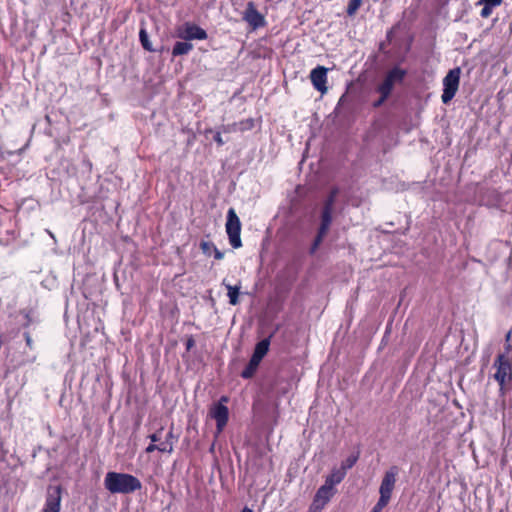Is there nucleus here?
Instances as JSON below:
<instances>
[{
    "label": "nucleus",
    "mask_w": 512,
    "mask_h": 512,
    "mask_svg": "<svg viewBox=\"0 0 512 512\" xmlns=\"http://www.w3.org/2000/svg\"><path fill=\"white\" fill-rule=\"evenodd\" d=\"M389 500L379 497L371 512H381L389 503Z\"/></svg>",
    "instance_id": "obj_28"
},
{
    "label": "nucleus",
    "mask_w": 512,
    "mask_h": 512,
    "mask_svg": "<svg viewBox=\"0 0 512 512\" xmlns=\"http://www.w3.org/2000/svg\"><path fill=\"white\" fill-rule=\"evenodd\" d=\"M339 194V189L337 187H334L329 192V195L324 201L323 207L334 209V204L336 202L337 196Z\"/></svg>",
    "instance_id": "obj_22"
},
{
    "label": "nucleus",
    "mask_w": 512,
    "mask_h": 512,
    "mask_svg": "<svg viewBox=\"0 0 512 512\" xmlns=\"http://www.w3.org/2000/svg\"><path fill=\"white\" fill-rule=\"evenodd\" d=\"M48 234L50 235L51 238H53V239L55 238L54 234L51 231H48Z\"/></svg>",
    "instance_id": "obj_40"
},
{
    "label": "nucleus",
    "mask_w": 512,
    "mask_h": 512,
    "mask_svg": "<svg viewBox=\"0 0 512 512\" xmlns=\"http://www.w3.org/2000/svg\"><path fill=\"white\" fill-rule=\"evenodd\" d=\"M241 512H253V510L248 507H244Z\"/></svg>",
    "instance_id": "obj_39"
},
{
    "label": "nucleus",
    "mask_w": 512,
    "mask_h": 512,
    "mask_svg": "<svg viewBox=\"0 0 512 512\" xmlns=\"http://www.w3.org/2000/svg\"><path fill=\"white\" fill-rule=\"evenodd\" d=\"M362 0H349L346 13L348 16H353L360 8Z\"/></svg>",
    "instance_id": "obj_25"
},
{
    "label": "nucleus",
    "mask_w": 512,
    "mask_h": 512,
    "mask_svg": "<svg viewBox=\"0 0 512 512\" xmlns=\"http://www.w3.org/2000/svg\"><path fill=\"white\" fill-rule=\"evenodd\" d=\"M214 141L217 143L218 146H222L225 143V141L223 140L220 132H217L214 135Z\"/></svg>",
    "instance_id": "obj_32"
},
{
    "label": "nucleus",
    "mask_w": 512,
    "mask_h": 512,
    "mask_svg": "<svg viewBox=\"0 0 512 512\" xmlns=\"http://www.w3.org/2000/svg\"><path fill=\"white\" fill-rule=\"evenodd\" d=\"M321 511H322V508H320L317 504H314L313 502L310 505L309 510H308V512H321Z\"/></svg>",
    "instance_id": "obj_35"
},
{
    "label": "nucleus",
    "mask_w": 512,
    "mask_h": 512,
    "mask_svg": "<svg viewBox=\"0 0 512 512\" xmlns=\"http://www.w3.org/2000/svg\"><path fill=\"white\" fill-rule=\"evenodd\" d=\"M496 372L494 379L500 386V392L505 393L507 386H512V353L511 354H499L494 362Z\"/></svg>",
    "instance_id": "obj_2"
},
{
    "label": "nucleus",
    "mask_w": 512,
    "mask_h": 512,
    "mask_svg": "<svg viewBox=\"0 0 512 512\" xmlns=\"http://www.w3.org/2000/svg\"><path fill=\"white\" fill-rule=\"evenodd\" d=\"M504 194L496 189L490 188L483 192L480 201L483 205L492 208L504 209Z\"/></svg>",
    "instance_id": "obj_9"
},
{
    "label": "nucleus",
    "mask_w": 512,
    "mask_h": 512,
    "mask_svg": "<svg viewBox=\"0 0 512 512\" xmlns=\"http://www.w3.org/2000/svg\"><path fill=\"white\" fill-rule=\"evenodd\" d=\"M407 75V71L399 66H394L391 68L385 78L391 81L392 84L402 83Z\"/></svg>",
    "instance_id": "obj_15"
},
{
    "label": "nucleus",
    "mask_w": 512,
    "mask_h": 512,
    "mask_svg": "<svg viewBox=\"0 0 512 512\" xmlns=\"http://www.w3.org/2000/svg\"><path fill=\"white\" fill-rule=\"evenodd\" d=\"M388 98H384L383 95H380V98L374 102V107H380Z\"/></svg>",
    "instance_id": "obj_34"
},
{
    "label": "nucleus",
    "mask_w": 512,
    "mask_h": 512,
    "mask_svg": "<svg viewBox=\"0 0 512 512\" xmlns=\"http://www.w3.org/2000/svg\"><path fill=\"white\" fill-rule=\"evenodd\" d=\"M244 20L249 23L254 29L259 28L265 24V19L262 14L254 7L252 3H249L245 14Z\"/></svg>",
    "instance_id": "obj_12"
},
{
    "label": "nucleus",
    "mask_w": 512,
    "mask_h": 512,
    "mask_svg": "<svg viewBox=\"0 0 512 512\" xmlns=\"http://www.w3.org/2000/svg\"><path fill=\"white\" fill-rule=\"evenodd\" d=\"M394 84L388 79L384 78L383 82L378 86L377 91L384 98H388L393 90Z\"/></svg>",
    "instance_id": "obj_20"
},
{
    "label": "nucleus",
    "mask_w": 512,
    "mask_h": 512,
    "mask_svg": "<svg viewBox=\"0 0 512 512\" xmlns=\"http://www.w3.org/2000/svg\"><path fill=\"white\" fill-rule=\"evenodd\" d=\"M461 70L459 67L449 70L443 79V93L441 100L444 104H448L458 91Z\"/></svg>",
    "instance_id": "obj_5"
},
{
    "label": "nucleus",
    "mask_w": 512,
    "mask_h": 512,
    "mask_svg": "<svg viewBox=\"0 0 512 512\" xmlns=\"http://www.w3.org/2000/svg\"><path fill=\"white\" fill-rule=\"evenodd\" d=\"M399 474V468L397 466H391L385 473L382 478L379 494L381 498L386 500H391L392 492L395 488L397 476Z\"/></svg>",
    "instance_id": "obj_7"
},
{
    "label": "nucleus",
    "mask_w": 512,
    "mask_h": 512,
    "mask_svg": "<svg viewBox=\"0 0 512 512\" xmlns=\"http://www.w3.org/2000/svg\"><path fill=\"white\" fill-rule=\"evenodd\" d=\"M253 126V120L249 119L247 120V126L245 128H251Z\"/></svg>",
    "instance_id": "obj_38"
},
{
    "label": "nucleus",
    "mask_w": 512,
    "mask_h": 512,
    "mask_svg": "<svg viewBox=\"0 0 512 512\" xmlns=\"http://www.w3.org/2000/svg\"><path fill=\"white\" fill-rule=\"evenodd\" d=\"M200 248L205 255H210L215 249V245L210 241H201Z\"/></svg>",
    "instance_id": "obj_26"
},
{
    "label": "nucleus",
    "mask_w": 512,
    "mask_h": 512,
    "mask_svg": "<svg viewBox=\"0 0 512 512\" xmlns=\"http://www.w3.org/2000/svg\"><path fill=\"white\" fill-rule=\"evenodd\" d=\"M270 347V337L264 338L259 341L254 348L253 354L241 372V377L244 379H250L256 373L262 359L268 353Z\"/></svg>",
    "instance_id": "obj_3"
},
{
    "label": "nucleus",
    "mask_w": 512,
    "mask_h": 512,
    "mask_svg": "<svg viewBox=\"0 0 512 512\" xmlns=\"http://www.w3.org/2000/svg\"><path fill=\"white\" fill-rule=\"evenodd\" d=\"M193 49V45L188 41H177L172 49V55L174 57L187 55Z\"/></svg>",
    "instance_id": "obj_18"
},
{
    "label": "nucleus",
    "mask_w": 512,
    "mask_h": 512,
    "mask_svg": "<svg viewBox=\"0 0 512 512\" xmlns=\"http://www.w3.org/2000/svg\"><path fill=\"white\" fill-rule=\"evenodd\" d=\"M225 228L230 245L234 249L240 248L242 246V241L240 237L241 222L233 208H230L227 212Z\"/></svg>",
    "instance_id": "obj_4"
},
{
    "label": "nucleus",
    "mask_w": 512,
    "mask_h": 512,
    "mask_svg": "<svg viewBox=\"0 0 512 512\" xmlns=\"http://www.w3.org/2000/svg\"><path fill=\"white\" fill-rule=\"evenodd\" d=\"M177 36L186 41L205 40L208 37L207 32L203 28L190 22L184 23L177 29Z\"/></svg>",
    "instance_id": "obj_8"
},
{
    "label": "nucleus",
    "mask_w": 512,
    "mask_h": 512,
    "mask_svg": "<svg viewBox=\"0 0 512 512\" xmlns=\"http://www.w3.org/2000/svg\"><path fill=\"white\" fill-rule=\"evenodd\" d=\"M327 72L328 69L324 66H317L310 72V79L314 88L322 94L327 92Z\"/></svg>",
    "instance_id": "obj_11"
},
{
    "label": "nucleus",
    "mask_w": 512,
    "mask_h": 512,
    "mask_svg": "<svg viewBox=\"0 0 512 512\" xmlns=\"http://www.w3.org/2000/svg\"><path fill=\"white\" fill-rule=\"evenodd\" d=\"M503 0H479L476 5L481 6L482 4H487L489 6H493L494 8L500 6Z\"/></svg>",
    "instance_id": "obj_29"
},
{
    "label": "nucleus",
    "mask_w": 512,
    "mask_h": 512,
    "mask_svg": "<svg viewBox=\"0 0 512 512\" xmlns=\"http://www.w3.org/2000/svg\"><path fill=\"white\" fill-rule=\"evenodd\" d=\"M104 485L113 494H130L142 488L137 477L119 472H108L104 479Z\"/></svg>",
    "instance_id": "obj_1"
},
{
    "label": "nucleus",
    "mask_w": 512,
    "mask_h": 512,
    "mask_svg": "<svg viewBox=\"0 0 512 512\" xmlns=\"http://www.w3.org/2000/svg\"><path fill=\"white\" fill-rule=\"evenodd\" d=\"M61 488L60 486H50L47 491V497L43 512H60Z\"/></svg>",
    "instance_id": "obj_10"
},
{
    "label": "nucleus",
    "mask_w": 512,
    "mask_h": 512,
    "mask_svg": "<svg viewBox=\"0 0 512 512\" xmlns=\"http://www.w3.org/2000/svg\"><path fill=\"white\" fill-rule=\"evenodd\" d=\"M176 439L174 432H173V425H171L169 431L167 432L165 436V440L161 442V444H167L168 447L171 446L174 449V442L173 440Z\"/></svg>",
    "instance_id": "obj_27"
},
{
    "label": "nucleus",
    "mask_w": 512,
    "mask_h": 512,
    "mask_svg": "<svg viewBox=\"0 0 512 512\" xmlns=\"http://www.w3.org/2000/svg\"><path fill=\"white\" fill-rule=\"evenodd\" d=\"M222 285H224L225 288L227 289V296L229 298V303L231 305H237L239 303V294H240L241 285L239 284V285L232 286L231 284L226 283L225 280H223Z\"/></svg>",
    "instance_id": "obj_17"
},
{
    "label": "nucleus",
    "mask_w": 512,
    "mask_h": 512,
    "mask_svg": "<svg viewBox=\"0 0 512 512\" xmlns=\"http://www.w3.org/2000/svg\"><path fill=\"white\" fill-rule=\"evenodd\" d=\"M24 338L28 347L32 348V338L28 332L24 333Z\"/></svg>",
    "instance_id": "obj_36"
},
{
    "label": "nucleus",
    "mask_w": 512,
    "mask_h": 512,
    "mask_svg": "<svg viewBox=\"0 0 512 512\" xmlns=\"http://www.w3.org/2000/svg\"><path fill=\"white\" fill-rule=\"evenodd\" d=\"M346 474L344 469L334 468L326 477L324 485L334 489V486L342 482Z\"/></svg>",
    "instance_id": "obj_14"
},
{
    "label": "nucleus",
    "mask_w": 512,
    "mask_h": 512,
    "mask_svg": "<svg viewBox=\"0 0 512 512\" xmlns=\"http://www.w3.org/2000/svg\"><path fill=\"white\" fill-rule=\"evenodd\" d=\"M195 342L192 338H189L186 342V349L190 350L194 346Z\"/></svg>",
    "instance_id": "obj_37"
},
{
    "label": "nucleus",
    "mask_w": 512,
    "mask_h": 512,
    "mask_svg": "<svg viewBox=\"0 0 512 512\" xmlns=\"http://www.w3.org/2000/svg\"><path fill=\"white\" fill-rule=\"evenodd\" d=\"M335 494V489H332L326 485H322L316 492L313 503L317 504L320 508H324L326 504L330 501V499Z\"/></svg>",
    "instance_id": "obj_13"
},
{
    "label": "nucleus",
    "mask_w": 512,
    "mask_h": 512,
    "mask_svg": "<svg viewBox=\"0 0 512 512\" xmlns=\"http://www.w3.org/2000/svg\"><path fill=\"white\" fill-rule=\"evenodd\" d=\"M482 6H483V8L480 12V16L482 18H488L492 14L494 7L489 6L487 4H482Z\"/></svg>",
    "instance_id": "obj_31"
},
{
    "label": "nucleus",
    "mask_w": 512,
    "mask_h": 512,
    "mask_svg": "<svg viewBox=\"0 0 512 512\" xmlns=\"http://www.w3.org/2000/svg\"><path fill=\"white\" fill-rule=\"evenodd\" d=\"M326 234L327 232H321V230L318 229L317 235L310 247V254H314L317 251Z\"/></svg>",
    "instance_id": "obj_24"
},
{
    "label": "nucleus",
    "mask_w": 512,
    "mask_h": 512,
    "mask_svg": "<svg viewBox=\"0 0 512 512\" xmlns=\"http://www.w3.org/2000/svg\"><path fill=\"white\" fill-rule=\"evenodd\" d=\"M334 209L323 207L320 214V226L318 229L321 232H328L330 225L332 223V213Z\"/></svg>",
    "instance_id": "obj_16"
},
{
    "label": "nucleus",
    "mask_w": 512,
    "mask_h": 512,
    "mask_svg": "<svg viewBox=\"0 0 512 512\" xmlns=\"http://www.w3.org/2000/svg\"><path fill=\"white\" fill-rule=\"evenodd\" d=\"M213 253H214V258L216 260H221L224 257V253L222 251H220L216 246H215V249H213Z\"/></svg>",
    "instance_id": "obj_33"
},
{
    "label": "nucleus",
    "mask_w": 512,
    "mask_h": 512,
    "mask_svg": "<svg viewBox=\"0 0 512 512\" xmlns=\"http://www.w3.org/2000/svg\"><path fill=\"white\" fill-rule=\"evenodd\" d=\"M139 40L141 42L142 47L145 50H147L149 52H153L154 51V49L152 47V44H151V42L149 40L148 33H147V31L144 28L140 29V31H139Z\"/></svg>",
    "instance_id": "obj_21"
},
{
    "label": "nucleus",
    "mask_w": 512,
    "mask_h": 512,
    "mask_svg": "<svg viewBox=\"0 0 512 512\" xmlns=\"http://www.w3.org/2000/svg\"><path fill=\"white\" fill-rule=\"evenodd\" d=\"M227 396H222L220 400L210 408V416L216 421L217 433H221L227 425L229 419L228 407L224 404L228 402Z\"/></svg>",
    "instance_id": "obj_6"
},
{
    "label": "nucleus",
    "mask_w": 512,
    "mask_h": 512,
    "mask_svg": "<svg viewBox=\"0 0 512 512\" xmlns=\"http://www.w3.org/2000/svg\"><path fill=\"white\" fill-rule=\"evenodd\" d=\"M359 458L358 454H352L342 461L340 469H344L345 473L348 469L352 468Z\"/></svg>",
    "instance_id": "obj_23"
},
{
    "label": "nucleus",
    "mask_w": 512,
    "mask_h": 512,
    "mask_svg": "<svg viewBox=\"0 0 512 512\" xmlns=\"http://www.w3.org/2000/svg\"><path fill=\"white\" fill-rule=\"evenodd\" d=\"M163 427H161L159 430H157L155 433H152L150 435H148V438L150 439L151 443H157L159 441H161L162 437H161V433L163 432Z\"/></svg>",
    "instance_id": "obj_30"
},
{
    "label": "nucleus",
    "mask_w": 512,
    "mask_h": 512,
    "mask_svg": "<svg viewBox=\"0 0 512 512\" xmlns=\"http://www.w3.org/2000/svg\"><path fill=\"white\" fill-rule=\"evenodd\" d=\"M159 451L161 453H169L171 454L173 452V448L171 446L168 447L167 444H155V443H150L146 449H145V452L146 453H152L154 451Z\"/></svg>",
    "instance_id": "obj_19"
}]
</instances>
